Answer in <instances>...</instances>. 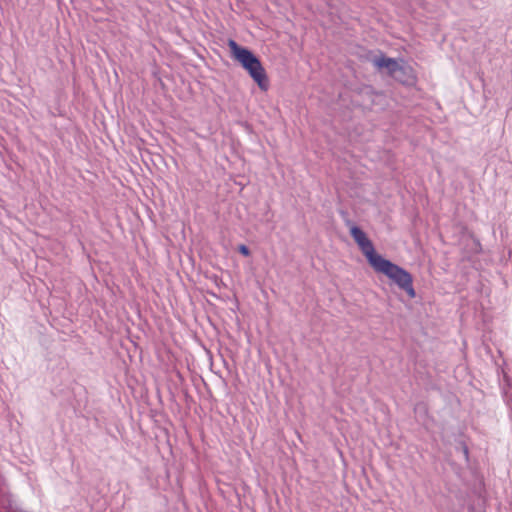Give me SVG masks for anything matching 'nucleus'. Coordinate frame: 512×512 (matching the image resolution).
Returning <instances> with one entry per match:
<instances>
[{"label":"nucleus","mask_w":512,"mask_h":512,"mask_svg":"<svg viewBox=\"0 0 512 512\" xmlns=\"http://www.w3.org/2000/svg\"><path fill=\"white\" fill-rule=\"evenodd\" d=\"M232 57L249 73L262 91L269 87V80L260 60L249 49L237 44L233 39L228 40Z\"/></svg>","instance_id":"nucleus-1"},{"label":"nucleus","mask_w":512,"mask_h":512,"mask_svg":"<svg viewBox=\"0 0 512 512\" xmlns=\"http://www.w3.org/2000/svg\"><path fill=\"white\" fill-rule=\"evenodd\" d=\"M372 268L376 272L386 275L400 289L404 290L410 298H415L416 292L413 288V277L408 271L383 257Z\"/></svg>","instance_id":"nucleus-2"},{"label":"nucleus","mask_w":512,"mask_h":512,"mask_svg":"<svg viewBox=\"0 0 512 512\" xmlns=\"http://www.w3.org/2000/svg\"><path fill=\"white\" fill-rule=\"evenodd\" d=\"M371 62L379 70L386 69L389 76L404 85H414L416 77L413 69L409 66L400 65L395 59L386 57L384 54L375 56Z\"/></svg>","instance_id":"nucleus-3"},{"label":"nucleus","mask_w":512,"mask_h":512,"mask_svg":"<svg viewBox=\"0 0 512 512\" xmlns=\"http://www.w3.org/2000/svg\"><path fill=\"white\" fill-rule=\"evenodd\" d=\"M346 225L350 227L351 236L359 246L361 252L367 258L368 263L373 267L382 258V256L375 251L372 241L361 228L354 225L351 220H347Z\"/></svg>","instance_id":"nucleus-4"},{"label":"nucleus","mask_w":512,"mask_h":512,"mask_svg":"<svg viewBox=\"0 0 512 512\" xmlns=\"http://www.w3.org/2000/svg\"><path fill=\"white\" fill-rule=\"evenodd\" d=\"M238 251L244 256L250 255V249L246 245H240Z\"/></svg>","instance_id":"nucleus-5"},{"label":"nucleus","mask_w":512,"mask_h":512,"mask_svg":"<svg viewBox=\"0 0 512 512\" xmlns=\"http://www.w3.org/2000/svg\"><path fill=\"white\" fill-rule=\"evenodd\" d=\"M461 445H462L463 454H464L465 458L468 459V447L464 443H462Z\"/></svg>","instance_id":"nucleus-6"}]
</instances>
